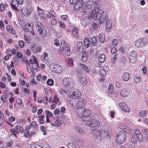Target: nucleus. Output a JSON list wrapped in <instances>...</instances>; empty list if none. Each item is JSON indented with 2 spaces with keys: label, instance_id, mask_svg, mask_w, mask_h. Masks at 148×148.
Wrapping results in <instances>:
<instances>
[{
  "label": "nucleus",
  "instance_id": "1",
  "mask_svg": "<svg viewBox=\"0 0 148 148\" xmlns=\"http://www.w3.org/2000/svg\"><path fill=\"white\" fill-rule=\"evenodd\" d=\"M70 104L73 107H76L77 108L82 109L85 104V101L84 98H81L79 100L75 99H70Z\"/></svg>",
  "mask_w": 148,
  "mask_h": 148
},
{
  "label": "nucleus",
  "instance_id": "2",
  "mask_svg": "<svg viewBox=\"0 0 148 148\" xmlns=\"http://www.w3.org/2000/svg\"><path fill=\"white\" fill-rule=\"evenodd\" d=\"M91 114V110L89 109L85 108L84 109H78L77 115L79 117L82 121H85V119Z\"/></svg>",
  "mask_w": 148,
  "mask_h": 148
},
{
  "label": "nucleus",
  "instance_id": "3",
  "mask_svg": "<svg viewBox=\"0 0 148 148\" xmlns=\"http://www.w3.org/2000/svg\"><path fill=\"white\" fill-rule=\"evenodd\" d=\"M94 132L93 138L94 140L96 143H99L101 142V135L103 134L106 133L105 130L101 129L100 130L97 129H94L93 130Z\"/></svg>",
  "mask_w": 148,
  "mask_h": 148
},
{
  "label": "nucleus",
  "instance_id": "4",
  "mask_svg": "<svg viewBox=\"0 0 148 148\" xmlns=\"http://www.w3.org/2000/svg\"><path fill=\"white\" fill-rule=\"evenodd\" d=\"M70 96L67 97V101L70 103V99H75L77 100L82 95V94L80 90L78 89H75L73 91H71L69 94H68Z\"/></svg>",
  "mask_w": 148,
  "mask_h": 148
},
{
  "label": "nucleus",
  "instance_id": "5",
  "mask_svg": "<svg viewBox=\"0 0 148 148\" xmlns=\"http://www.w3.org/2000/svg\"><path fill=\"white\" fill-rule=\"evenodd\" d=\"M36 26L39 34L42 37H45L47 35V31L45 27L39 21L36 22Z\"/></svg>",
  "mask_w": 148,
  "mask_h": 148
},
{
  "label": "nucleus",
  "instance_id": "6",
  "mask_svg": "<svg viewBox=\"0 0 148 148\" xmlns=\"http://www.w3.org/2000/svg\"><path fill=\"white\" fill-rule=\"evenodd\" d=\"M59 51L61 53L65 52L67 56L70 55V51L69 47L66 43L65 41L62 40L59 47Z\"/></svg>",
  "mask_w": 148,
  "mask_h": 148
},
{
  "label": "nucleus",
  "instance_id": "7",
  "mask_svg": "<svg viewBox=\"0 0 148 148\" xmlns=\"http://www.w3.org/2000/svg\"><path fill=\"white\" fill-rule=\"evenodd\" d=\"M126 137V135L125 133L121 132H119L116 136V143L118 144L123 143L124 142Z\"/></svg>",
  "mask_w": 148,
  "mask_h": 148
},
{
  "label": "nucleus",
  "instance_id": "8",
  "mask_svg": "<svg viewBox=\"0 0 148 148\" xmlns=\"http://www.w3.org/2000/svg\"><path fill=\"white\" fill-rule=\"evenodd\" d=\"M107 19V16L104 13L103 10H100L99 11V14H98V20L99 23L101 24L104 22Z\"/></svg>",
  "mask_w": 148,
  "mask_h": 148
},
{
  "label": "nucleus",
  "instance_id": "9",
  "mask_svg": "<svg viewBox=\"0 0 148 148\" xmlns=\"http://www.w3.org/2000/svg\"><path fill=\"white\" fill-rule=\"evenodd\" d=\"M34 25L32 23H26L23 28V30L25 32H28L29 31L32 35L34 34V31L33 30Z\"/></svg>",
  "mask_w": 148,
  "mask_h": 148
},
{
  "label": "nucleus",
  "instance_id": "10",
  "mask_svg": "<svg viewBox=\"0 0 148 148\" xmlns=\"http://www.w3.org/2000/svg\"><path fill=\"white\" fill-rule=\"evenodd\" d=\"M129 59L130 62L131 63H135L136 62L137 59V54L135 51L132 50L130 52Z\"/></svg>",
  "mask_w": 148,
  "mask_h": 148
},
{
  "label": "nucleus",
  "instance_id": "11",
  "mask_svg": "<svg viewBox=\"0 0 148 148\" xmlns=\"http://www.w3.org/2000/svg\"><path fill=\"white\" fill-rule=\"evenodd\" d=\"M51 70L53 72L57 73H60L62 71V67L58 64L51 65L50 66Z\"/></svg>",
  "mask_w": 148,
  "mask_h": 148
},
{
  "label": "nucleus",
  "instance_id": "12",
  "mask_svg": "<svg viewBox=\"0 0 148 148\" xmlns=\"http://www.w3.org/2000/svg\"><path fill=\"white\" fill-rule=\"evenodd\" d=\"M98 8H95L92 11V13L88 16V19H94L98 20V14H99V10Z\"/></svg>",
  "mask_w": 148,
  "mask_h": 148
},
{
  "label": "nucleus",
  "instance_id": "13",
  "mask_svg": "<svg viewBox=\"0 0 148 148\" xmlns=\"http://www.w3.org/2000/svg\"><path fill=\"white\" fill-rule=\"evenodd\" d=\"M86 124L87 125L93 128L98 127L100 125V123L99 121L95 119L88 121L86 122Z\"/></svg>",
  "mask_w": 148,
  "mask_h": 148
},
{
  "label": "nucleus",
  "instance_id": "14",
  "mask_svg": "<svg viewBox=\"0 0 148 148\" xmlns=\"http://www.w3.org/2000/svg\"><path fill=\"white\" fill-rule=\"evenodd\" d=\"M29 129H30L29 126L26 127V128L24 130V135L26 138H29L30 137L35 136L36 134L35 131H31L30 132H29Z\"/></svg>",
  "mask_w": 148,
  "mask_h": 148
},
{
  "label": "nucleus",
  "instance_id": "15",
  "mask_svg": "<svg viewBox=\"0 0 148 148\" xmlns=\"http://www.w3.org/2000/svg\"><path fill=\"white\" fill-rule=\"evenodd\" d=\"M50 123L52 125L57 127H60L62 123L61 120L58 118L55 117L50 121Z\"/></svg>",
  "mask_w": 148,
  "mask_h": 148
},
{
  "label": "nucleus",
  "instance_id": "16",
  "mask_svg": "<svg viewBox=\"0 0 148 148\" xmlns=\"http://www.w3.org/2000/svg\"><path fill=\"white\" fill-rule=\"evenodd\" d=\"M32 11L29 7H23L21 9V12L24 16H27L31 14Z\"/></svg>",
  "mask_w": 148,
  "mask_h": 148
},
{
  "label": "nucleus",
  "instance_id": "17",
  "mask_svg": "<svg viewBox=\"0 0 148 148\" xmlns=\"http://www.w3.org/2000/svg\"><path fill=\"white\" fill-rule=\"evenodd\" d=\"M119 104L122 110L123 111L126 112H129L130 111V107L126 103L121 102Z\"/></svg>",
  "mask_w": 148,
  "mask_h": 148
},
{
  "label": "nucleus",
  "instance_id": "18",
  "mask_svg": "<svg viewBox=\"0 0 148 148\" xmlns=\"http://www.w3.org/2000/svg\"><path fill=\"white\" fill-rule=\"evenodd\" d=\"M12 9L16 12L18 11V2L17 0H12L11 4Z\"/></svg>",
  "mask_w": 148,
  "mask_h": 148
},
{
  "label": "nucleus",
  "instance_id": "19",
  "mask_svg": "<svg viewBox=\"0 0 148 148\" xmlns=\"http://www.w3.org/2000/svg\"><path fill=\"white\" fill-rule=\"evenodd\" d=\"M134 134L138 141L142 142L143 140V138L142 134L139 130L136 129H134Z\"/></svg>",
  "mask_w": 148,
  "mask_h": 148
},
{
  "label": "nucleus",
  "instance_id": "20",
  "mask_svg": "<svg viewBox=\"0 0 148 148\" xmlns=\"http://www.w3.org/2000/svg\"><path fill=\"white\" fill-rule=\"evenodd\" d=\"M135 46L138 47L140 48L144 46V42L143 39L139 38L135 42Z\"/></svg>",
  "mask_w": 148,
  "mask_h": 148
},
{
  "label": "nucleus",
  "instance_id": "21",
  "mask_svg": "<svg viewBox=\"0 0 148 148\" xmlns=\"http://www.w3.org/2000/svg\"><path fill=\"white\" fill-rule=\"evenodd\" d=\"M92 5L91 4L86 5L85 6L83 7L82 12L84 13V14H87L91 10Z\"/></svg>",
  "mask_w": 148,
  "mask_h": 148
},
{
  "label": "nucleus",
  "instance_id": "22",
  "mask_svg": "<svg viewBox=\"0 0 148 148\" xmlns=\"http://www.w3.org/2000/svg\"><path fill=\"white\" fill-rule=\"evenodd\" d=\"M130 93V90L127 88L122 89L120 92V95L123 97H127Z\"/></svg>",
  "mask_w": 148,
  "mask_h": 148
},
{
  "label": "nucleus",
  "instance_id": "23",
  "mask_svg": "<svg viewBox=\"0 0 148 148\" xmlns=\"http://www.w3.org/2000/svg\"><path fill=\"white\" fill-rule=\"evenodd\" d=\"M79 65L83 71L87 73H89L90 72V68L88 66L84 64L80 63L79 64Z\"/></svg>",
  "mask_w": 148,
  "mask_h": 148
},
{
  "label": "nucleus",
  "instance_id": "24",
  "mask_svg": "<svg viewBox=\"0 0 148 148\" xmlns=\"http://www.w3.org/2000/svg\"><path fill=\"white\" fill-rule=\"evenodd\" d=\"M45 113L46 115V121L47 123H50V120L49 118L53 116V113L49 110H47L45 111Z\"/></svg>",
  "mask_w": 148,
  "mask_h": 148
},
{
  "label": "nucleus",
  "instance_id": "25",
  "mask_svg": "<svg viewBox=\"0 0 148 148\" xmlns=\"http://www.w3.org/2000/svg\"><path fill=\"white\" fill-rule=\"evenodd\" d=\"M130 76L127 72L124 73L121 77V79L123 81L127 82L130 79Z\"/></svg>",
  "mask_w": 148,
  "mask_h": 148
},
{
  "label": "nucleus",
  "instance_id": "26",
  "mask_svg": "<svg viewBox=\"0 0 148 148\" xmlns=\"http://www.w3.org/2000/svg\"><path fill=\"white\" fill-rule=\"evenodd\" d=\"M5 29L9 34H14L15 33V31L13 29V27L9 25L6 26Z\"/></svg>",
  "mask_w": 148,
  "mask_h": 148
},
{
  "label": "nucleus",
  "instance_id": "27",
  "mask_svg": "<svg viewBox=\"0 0 148 148\" xmlns=\"http://www.w3.org/2000/svg\"><path fill=\"white\" fill-rule=\"evenodd\" d=\"M79 32L78 29L76 26H75L72 29L71 33L73 36L77 38L79 37Z\"/></svg>",
  "mask_w": 148,
  "mask_h": 148
},
{
  "label": "nucleus",
  "instance_id": "28",
  "mask_svg": "<svg viewBox=\"0 0 148 148\" xmlns=\"http://www.w3.org/2000/svg\"><path fill=\"white\" fill-rule=\"evenodd\" d=\"M119 128L126 132H128L129 131L130 129L129 127L125 124H119Z\"/></svg>",
  "mask_w": 148,
  "mask_h": 148
},
{
  "label": "nucleus",
  "instance_id": "29",
  "mask_svg": "<svg viewBox=\"0 0 148 148\" xmlns=\"http://www.w3.org/2000/svg\"><path fill=\"white\" fill-rule=\"evenodd\" d=\"M71 79L69 78H64L62 80L63 84L65 86H68L70 84Z\"/></svg>",
  "mask_w": 148,
  "mask_h": 148
},
{
  "label": "nucleus",
  "instance_id": "30",
  "mask_svg": "<svg viewBox=\"0 0 148 148\" xmlns=\"http://www.w3.org/2000/svg\"><path fill=\"white\" fill-rule=\"evenodd\" d=\"M112 21L111 20H108L106 22V28L108 30L110 31L112 29Z\"/></svg>",
  "mask_w": 148,
  "mask_h": 148
},
{
  "label": "nucleus",
  "instance_id": "31",
  "mask_svg": "<svg viewBox=\"0 0 148 148\" xmlns=\"http://www.w3.org/2000/svg\"><path fill=\"white\" fill-rule=\"evenodd\" d=\"M49 14L50 15H47V17L48 18H50L52 17H55L56 16V14L53 9L50 10L49 11Z\"/></svg>",
  "mask_w": 148,
  "mask_h": 148
},
{
  "label": "nucleus",
  "instance_id": "32",
  "mask_svg": "<svg viewBox=\"0 0 148 148\" xmlns=\"http://www.w3.org/2000/svg\"><path fill=\"white\" fill-rule=\"evenodd\" d=\"M99 40L101 43H103L105 41V36L103 33L99 34Z\"/></svg>",
  "mask_w": 148,
  "mask_h": 148
},
{
  "label": "nucleus",
  "instance_id": "33",
  "mask_svg": "<svg viewBox=\"0 0 148 148\" xmlns=\"http://www.w3.org/2000/svg\"><path fill=\"white\" fill-rule=\"evenodd\" d=\"M83 4V3H79L78 1L77 2L74 6L75 10L76 11H79L82 5Z\"/></svg>",
  "mask_w": 148,
  "mask_h": 148
},
{
  "label": "nucleus",
  "instance_id": "34",
  "mask_svg": "<svg viewBox=\"0 0 148 148\" xmlns=\"http://www.w3.org/2000/svg\"><path fill=\"white\" fill-rule=\"evenodd\" d=\"M38 118L39 119V123L40 124H42L45 123V121L44 120L45 116L43 114L39 115Z\"/></svg>",
  "mask_w": 148,
  "mask_h": 148
},
{
  "label": "nucleus",
  "instance_id": "35",
  "mask_svg": "<svg viewBox=\"0 0 148 148\" xmlns=\"http://www.w3.org/2000/svg\"><path fill=\"white\" fill-rule=\"evenodd\" d=\"M79 80L80 83L84 85H86L87 84V79L84 77H80L79 79Z\"/></svg>",
  "mask_w": 148,
  "mask_h": 148
},
{
  "label": "nucleus",
  "instance_id": "36",
  "mask_svg": "<svg viewBox=\"0 0 148 148\" xmlns=\"http://www.w3.org/2000/svg\"><path fill=\"white\" fill-rule=\"evenodd\" d=\"M17 103L19 105L18 107L21 108H22L23 107V101L20 99H17L16 100Z\"/></svg>",
  "mask_w": 148,
  "mask_h": 148
},
{
  "label": "nucleus",
  "instance_id": "37",
  "mask_svg": "<svg viewBox=\"0 0 148 148\" xmlns=\"http://www.w3.org/2000/svg\"><path fill=\"white\" fill-rule=\"evenodd\" d=\"M98 58L99 61L101 63H103L105 61V56L103 54H100Z\"/></svg>",
  "mask_w": 148,
  "mask_h": 148
},
{
  "label": "nucleus",
  "instance_id": "38",
  "mask_svg": "<svg viewBox=\"0 0 148 148\" xmlns=\"http://www.w3.org/2000/svg\"><path fill=\"white\" fill-rule=\"evenodd\" d=\"M8 5L6 3H1L0 4V10L1 12L3 11L7 8Z\"/></svg>",
  "mask_w": 148,
  "mask_h": 148
},
{
  "label": "nucleus",
  "instance_id": "39",
  "mask_svg": "<svg viewBox=\"0 0 148 148\" xmlns=\"http://www.w3.org/2000/svg\"><path fill=\"white\" fill-rule=\"evenodd\" d=\"M120 56L119 54V53H116L114 56L110 59V62L112 63H114L116 59L118 58Z\"/></svg>",
  "mask_w": 148,
  "mask_h": 148
},
{
  "label": "nucleus",
  "instance_id": "40",
  "mask_svg": "<svg viewBox=\"0 0 148 148\" xmlns=\"http://www.w3.org/2000/svg\"><path fill=\"white\" fill-rule=\"evenodd\" d=\"M84 44L86 48L89 47L90 45V41L89 39L87 38H85L84 40Z\"/></svg>",
  "mask_w": 148,
  "mask_h": 148
},
{
  "label": "nucleus",
  "instance_id": "41",
  "mask_svg": "<svg viewBox=\"0 0 148 148\" xmlns=\"http://www.w3.org/2000/svg\"><path fill=\"white\" fill-rule=\"evenodd\" d=\"M87 59V56L86 52L85 51H84L83 52V54L81 58V61L85 62L86 61Z\"/></svg>",
  "mask_w": 148,
  "mask_h": 148
},
{
  "label": "nucleus",
  "instance_id": "42",
  "mask_svg": "<svg viewBox=\"0 0 148 148\" xmlns=\"http://www.w3.org/2000/svg\"><path fill=\"white\" fill-rule=\"evenodd\" d=\"M66 62L69 66H72L73 65V60L72 58H67Z\"/></svg>",
  "mask_w": 148,
  "mask_h": 148
},
{
  "label": "nucleus",
  "instance_id": "43",
  "mask_svg": "<svg viewBox=\"0 0 148 148\" xmlns=\"http://www.w3.org/2000/svg\"><path fill=\"white\" fill-rule=\"evenodd\" d=\"M59 100V99L57 95V94H55L52 103H54L55 104H57Z\"/></svg>",
  "mask_w": 148,
  "mask_h": 148
},
{
  "label": "nucleus",
  "instance_id": "44",
  "mask_svg": "<svg viewBox=\"0 0 148 148\" xmlns=\"http://www.w3.org/2000/svg\"><path fill=\"white\" fill-rule=\"evenodd\" d=\"M30 128L32 127L34 128H36L37 127V125L36 122L35 121H34L32 122L31 123L29 124V126Z\"/></svg>",
  "mask_w": 148,
  "mask_h": 148
},
{
  "label": "nucleus",
  "instance_id": "45",
  "mask_svg": "<svg viewBox=\"0 0 148 148\" xmlns=\"http://www.w3.org/2000/svg\"><path fill=\"white\" fill-rule=\"evenodd\" d=\"M91 42L92 45L94 46L96 45L97 43V40L96 37H92L91 39Z\"/></svg>",
  "mask_w": 148,
  "mask_h": 148
},
{
  "label": "nucleus",
  "instance_id": "46",
  "mask_svg": "<svg viewBox=\"0 0 148 148\" xmlns=\"http://www.w3.org/2000/svg\"><path fill=\"white\" fill-rule=\"evenodd\" d=\"M31 49L34 52L36 51L35 49L36 47V44L34 42H32L31 44Z\"/></svg>",
  "mask_w": 148,
  "mask_h": 148
},
{
  "label": "nucleus",
  "instance_id": "47",
  "mask_svg": "<svg viewBox=\"0 0 148 148\" xmlns=\"http://www.w3.org/2000/svg\"><path fill=\"white\" fill-rule=\"evenodd\" d=\"M133 79L136 83H139L140 81V78L139 77L137 76H135L133 77Z\"/></svg>",
  "mask_w": 148,
  "mask_h": 148
},
{
  "label": "nucleus",
  "instance_id": "48",
  "mask_svg": "<svg viewBox=\"0 0 148 148\" xmlns=\"http://www.w3.org/2000/svg\"><path fill=\"white\" fill-rule=\"evenodd\" d=\"M24 38L26 42L28 43H29L31 42V39L30 38L25 34L24 35Z\"/></svg>",
  "mask_w": 148,
  "mask_h": 148
},
{
  "label": "nucleus",
  "instance_id": "49",
  "mask_svg": "<svg viewBox=\"0 0 148 148\" xmlns=\"http://www.w3.org/2000/svg\"><path fill=\"white\" fill-rule=\"evenodd\" d=\"M47 83L48 85L51 86H53L54 84V81L51 79H49L47 80Z\"/></svg>",
  "mask_w": 148,
  "mask_h": 148
},
{
  "label": "nucleus",
  "instance_id": "50",
  "mask_svg": "<svg viewBox=\"0 0 148 148\" xmlns=\"http://www.w3.org/2000/svg\"><path fill=\"white\" fill-rule=\"evenodd\" d=\"M97 20H94L92 23V25L95 29H97L98 27V25H99L100 23L99 21L97 23L96 21Z\"/></svg>",
  "mask_w": 148,
  "mask_h": 148
},
{
  "label": "nucleus",
  "instance_id": "51",
  "mask_svg": "<svg viewBox=\"0 0 148 148\" xmlns=\"http://www.w3.org/2000/svg\"><path fill=\"white\" fill-rule=\"evenodd\" d=\"M99 73L100 75L103 76H105L106 75V73L105 71L103 69H100L99 71Z\"/></svg>",
  "mask_w": 148,
  "mask_h": 148
},
{
  "label": "nucleus",
  "instance_id": "52",
  "mask_svg": "<svg viewBox=\"0 0 148 148\" xmlns=\"http://www.w3.org/2000/svg\"><path fill=\"white\" fill-rule=\"evenodd\" d=\"M59 26L60 27H62L63 29H65L66 27V25L64 22L62 21H59Z\"/></svg>",
  "mask_w": 148,
  "mask_h": 148
},
{
  "label": "nucleus",
  "instance_id": "53",
  "mask_svg": "<svg viewBox=\"0 0 148 148\" xmlns=\"http://www.w3.org/2000/svg\"><path fill=\"white\" fill-rule=\"evenodd\" d=\"M108 91L110 93H112L114 90V87L112 84H110L108 88Z\"/></svg>",
  "mask_w": 148,
  "mask_h": 148
},
{
  "label": "nucleus",
  "instance_id": "54",
  "mask_svg": "<svg viewBox=\"0 0 148 148\" xmlns=\"http://www.w3.org/2000/svg\"><path fill=\"white\" fill-rule=\"evenodd\" d=\"M14 133L13 134L16 137V134H17L19 133V132L18 126H16L14 128Z\"/></svg>",
  "mask_w": 148,
  "mask_h": 148
},
{
  "label": "nucleus",
  "instance_id": "55",
  "mask_svg": "<svg viewBox=\"0 0 148 148\" xmlns=\"http://www.w3.org/2000/svg\"><path fill=\"white\" fill-rule=\"evenodd\" d=\"M64 114V113L60 111V113H59L57 117L60 118H65V116Z\"/></svg>",
  "mask_w": 148,
  "mask_h": 148
},
{
  "label": "nucleus",
  "instance_id": "56",
  "mask_svg": "<svg viewBox=\"0 0 148 148\" xmlns=\"http://www.w3.org/2000/svg\"><path fill=\"white\" fill-rule=\"evenodd\" d=\"M18 43L20 48H22L24 46L25 42L23 40L19 41Z\"/></svg>",
  "mask_w": 148,
  "mask_h": 148
},
{
  "label": "nucleus",
  "instance_id": "57",
  "mask_svg": "<svg viewBox=\"0 0 148 148\" xmlns=\"http://www.w3.org/2000/svg\"><path fill=\"white\" fill-rule=\"evenodd\" d=\"M69 148H76L75 145L72 143L70 142L68 144Z\"/></svg>",
  "mask_w": 148,
  "mask_h": 148
},
{
  "label": "nucleus",
  "instance_id": "58",
  "mask_svg": "<svg viewBox=\"0 0 148 148\" xmlns=\"http://www.w3.org/2000/svg\"><path fill=\"white\" fill-rule=\"evenodd\" d=\"M22 60L24 63H26L28 66H29V62L25 57H23L22 58Z\"/></svg>",
  "mask_w": 148,
  "mask_h": 148
},
{
  "label": "nucleus",
  "instance_id": "59",
  "mask_svg": "<svg viewBox=\"0 0 148 148\" xmlns=\"http://www.w3.org/2000/svg\"><path fill=\"white\" fill-rule=\"evenodd\" d=\"M42 49V47L41 46H39L37 47H36L35 49L36 51H34V53H36L38 52H40L41 51Z\"/></svg>",
  "mask_w": 148,
  "mask_h": 148
},
{
  "label": "nucleus",
  "instance_id": "60",
  "mask_svg": "<svg viewBox=\"0 0 148 148\" xmlns=\"http://www.w3.org/2000/svg\"><path fill=\"white\" fill-rule=\"evenodd\" d=\"M146 110H141L139 113L140 116H144L146 114Z\"/></svg>",
  "mask_w": 148,
  "mask_h": 148
},
{
  "label": "nucleus",
  "instance_id": "61",
  "mask_svg": "<svg viewBox=\"0 0 148 148\" xmlns=\"http://www.w3.org/2000/svg\"><path fill=\"white\" fill-rule=\"evenodd\" d=\"M77 48L78 49H80L83 47L82 43L80 41H79L77 42Z\"/></svg>",
  "mask_w": 148,
  "mask_h": 148
},
{
  "label": "nucleus",
  "instance_id": "62",
  "mask_svg": "<svg viewBox=\"0 0 148 148\" xmlns=\"http://www.w3.org/2000/svg\"><path fill=\"white\" fill-rule=\"evenodd\" d=\"M100 0H93L92 4L95 6H97L98 4L100 2Z\"/></svg>",
  "mask_w": 148,
  "mask_h": 148
},
{
  "label": "nucleus",
  "instance_id": "63",
  "mask_svg": "<svg viewBox=\"0 0 148 148\" xmlns=\"http://www.w3.org/2000/svg\"><path fill=\"white\" fill-rule=\"evenodd\" d=\"M76 129L79 133H82L84 132L83 129L80 128L79 126H77L76 127Z\"/></svg>",
  "mask_w": 148,
  "mask_h": 148
},
{
  "label": "nucleus",
  "instance_id": "64",
  "mask_svg": "<svg viewBox=\"0 0 148 148\" xmlns=\"http://www.w3.org/2000/svg\"><path fill=\"white\" fill-rule=\"evenodd\" d=\"M37 14L38 16L41 18L44 17L45 16L44 14L41 11L38 12Z\"/></svg>",
  "mask_w": 148,
  "mask_h": 148
}]
</instances>
